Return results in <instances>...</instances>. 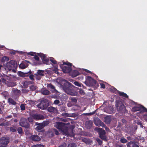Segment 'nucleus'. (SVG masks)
<instances>
[{"instance_id":"1","label":"nucleus","mask_w":147,"mask_h":147,"mask_svg":"<svg viewBox=\"0 0 147 147\" xmlns=\"http://www.w3.org/2000/svg\"><path fill=\"white\" fill-rule=\"evenodd\" d=\"M61 86L64 91L67 94L72 96L77 95L78 93L75 89V87L71 83L64 81L61 84Z\"/></svg>"},{"instance_id":"2","label":"nucleus","mask_w":147,"mask_h":147,"mask_svg":"<svg viewBox=\"0 0 147 147\" xmlns=\"http://www.w3.org/2000/svg\"><path fill=\"white\" fill-rule=\"evenodd\" d=\"M64 73H69L72 70V64L69 62H64L63 64H59Z\"/></svg>"},{"instance_id":"3","label":"nucleus","mask_w":147,"mask_h":147,"mask_svg":"<svg viewBox=\"0 0 147 147\" xmlns=\"http://www.w3.org/2000/svg\"><path fill=\"white\" fill-rule=\"evenodd\" d=\"M6 67L10 71L12 70L13 72H16V69L17 67V64L15 61L11 60L7 63Z\"/></svg>"},{"instance_id":"4","label":"nucleus","mask_w":147,"mask_h":147,"mask_svg":"<svg viewBox=\"0 0 147 147\" xmlns=\"http://www.w3.org/2000/svg\"><path fill=\"white\" fill-rule=\"evenodd\" d=\"M96 83V80L89 76L86 77L85 84L87 86H95Z\"/></svg>"},{"instance_id":"5","label":"nucleus","mask_w":147,"mask_h":147,"mask_svg":"<svg viewBox=\"0 0 147 147\" xmlns=\"http://www.w3.org/2000/svg\"><path fill=\"white\" fill-rule=\"evenodd\" d=\"M49 105V102L48 100L47 99H44L42 100L40 103L38 105L37 107L43 110L46 109Z\"/></svg>"},{"instance_id":"6","label":"nucleus","mask_w":147,"mask_h":147,"mask_svg":"<svg viewBox=\"0 0 147 147\" xmlns=\"http://www.w3.org/2000/svg\"><path fill=\"white\" fill-rule=\"evenodd\" d=\"M8 138L3 137L0 138V147H6L9 142Z\"/></svg>"},{"instance_id":"7","label":"nucleus","mask_w":147,"mask_h":147,"mask_svg":"<svg viewBox=\"0 0 147 147\" xmlns=\"http://www.w3.org/2000/svg\"><path fill=\"white\" fill-rule=\"evenodd\" d=\"M20 125L25 128L28 129L30 127V124L27 122V119L24 118H21L20 121Z\"/></svg>"},{"instance_id":"8","label":"nucleus","mask_w":147,"mask_h":147,"mask_svg":"<svg viewBox=\"0 0 147 147\" xmlns=\"http://www.w3.org/2000/svg\"><path fill=\"white\" fill-rule=\"evenodd\" d=\"M115 106L117 109L120 111H124L125 110V107L124 105L121 101H118L116 102Z\"/></svg>"},{"instance_id":"9","label":"nucleus","mask_w":147,"mask_h":147,"mask_svg":"<svg viewBox=\"0 0 147 147\" xmlns=\"http://www.w3.org/2000/svg\"><path fill=\"white\" fill-rule=\"evenodd\" d=\"M100 138L103 140L107 141V137L105 135L106 132L105 130L100 129L98 131Z\"/></svg>"},{"instance_id":"10","label":"nucleus","mask_w":147,"mask_h":147,"mask_svg":"<svg viewBox=\"0 0 147 147\" xmlns=\"http://www.w3.org/2000/svg\"><path fill=\"white\" fill-rule=\"evenodd\" d=\"M65 124L60 122L57 123L56 127L60 130L63 131L65 128Z\"/></svg>"},{"instance_id":"11","label":"nucleus","mask_w":147,"mask_h":147,"mask_svg":"<svg viewBox=\"0 0 147 147\" xmlns=\"http://www.w3.org/2000/svg\"><path fill=\"white\" fill-rule=\"evenodd\" d=\"M30 115L34 119L36 120L42 119H43L44 118L43 115L40 114L37 115L34 114H30Z\"/></svg>"},{"instance_id":"12","label":"nucleus","mask_w":147,"mask_h":147,"mask_svg":"<svg viewBox=\"0 0 147 147\" xmlns=\"http://www.w3.org/2000/svg\"><path fill=\"white\" fill-rule=\"evenodd\" d=\"M47 110L51 114H55L57 112V110L56 108L52 106L48 107L47 109Z\"/></svg>"},{"instance_id":"13","label":"nucleus","mask_w":147,"mask_h":147,"mask_svg":"<svg viewBox=\"0 0 147 147\" xmlns=\"http://www.w3.org/2000/svg\"><path fill=\"white\" fill-rule=\"evenodd\" d=\"M30 138L32 141H39L41 140L40 137L37 135L31 136Z\"/></svg>"},{"instance_id":"14","label":"nucleus","mask_w":147,"mask_h":147,"mask_svg":"<svg viewBox=\"0 0 147 147\" xmlns=\"http://www.w3.org/2000/svg\"><path fill=\"white\" fill-rule=\"evenodd\" d=\"M38 125L36 128V130L38 132H41L44 130V127L41 123H39L38 124H37Z\"/></svg>"},{"instance_id":"15","label":"nucleus","mask_w":147,"mask_h":147,"mask_svg":"<svg viewBox=\"0 0 147 147\" xmlns=\"http://www.w3.org/2000/svg\"><path fill=\"white\" fill-rule=\"evenodd\" d=\"M71 71V76L73 77H75L80 74L79 72L76 70H72Z\"/></svg>"},{"instance_id":"16","label":"nucleus","mask_w":147,"mask_h":147,"mask_svg":"<svg viewBox=\"0 0 147 147\" xmlns=\"http://www.w3.org/2000/svg\"><path fill=\"white\" fill-rule=\"evenodd\" d=\"M141 105H138L133 107L132 109V111L133 112L141 111Z\"/></svg>"},{"instance_id":"17","label":"nucleus","mask_w":147,"mask_h":147,"mask_svg":"<svg viewBox=\"0 0 147 147\" xmlns=\"http://www.w3.org/2000/svg\"><path fill=\"white\" fill-rule=\"evenodd\" d=\"M127 147H139V146L134 142H130L127 144Z\"/></svg>"},{"instance_id":"18","label":"nucleus","mask_w":147,"mask_h":147,"mask_svg":"<svg viewBox=\"0 0 147 147\" xmlns=\"http://www.w3.org/2000/svg\"><path fill=\"white\" fill-rule=\"evenodd\" d=\"M8 101L9 105H16V102L12 98H8Z\"/></svg>"},{"instance_id":"19","label":"nucleus","mask_w":147,"mask_h":147,"mask_svg":"<svg viewBox=\"0 0 147 147\" xmlns=\"http://www.w3.org/2000/svg\"><path fill=\"white\" fill-rule=\"evenodd\" d=\"M42 94L43 95H48L50 94V92L45 88H43L41 90Z\"/></svg>"},{"instance_id":"20","label":"nucleus","mask_w":147,"mask_h":147,"mask_svg":"<svg viewBox=\"0 0 147 147\" xmlns=\"http://www.w3.org/2000/svg\"><path fill=\"white\" fill-rule=\"evenodd\" d=\"M111 121V118L108 116L105 117V122L107 124H109Z\"/></svg>"},{"instance_id":"21","label":"nucleus","mask_w":147,"mask_h":147,"mask_svg":"<svg viewBox=\"0 0 147 147\" xmlns=\"http://www.w3.org/2000/svg\"><path fill=\"white\" fill-rule=\"evenodd\" d=\"M118 93L120 96H122L127 98H128V96L127 95V94L124 92H121L119 91Z\"/></svg>"},{"instance_id":"22","label":"nucleus","mask_w":147,"mask_h":147,"mask_svg":"<svg viewBox=\"0 0 147 147\" xmlns=\"http://www.w3.org/2000/svg\"><path fill=\"white\" fill-rule=\"evenodd\" d=\"M86 125L88 129H90L92 126V123L90 121H87L86 123Z\"/></svg>"},{"instance_id":"23","label":"nucleus","mask_w":147,"mask_h":147,"mask_svg":"<svg viewBox=\"0 0 147 147\" xmlns=\"http://www.w3.org/2000/svg\"><path fill=\"white\" fill-rule=\"evenodd\" d=\"M13 91L16 95H19L20 94L21 91L20 90L14 89L13 90Z\"/></svg>"},{"instance_id":"24","label":"nucleus","mask_w":147,"mask_h":147,"mask_svg":"<svg viewBox=\"0 0 147 147\" xmlns=\"http://www.w3.org/2000/svg\"><path fill=\"white\" fill-rule=\"evenodd\" d=\"M75 113H72L71 114H69L67 113H65L63 114V116L68 117H74L75 116Z\"/></svg>"},{"instance_id":"25","label":"nucleus","mask_w":147,"mask_h":147,"mask_svg":"<svg viewBox=\"0 0 147 147\" xmlns=\"http://www.w3.org/2000/svg\"><path fill=\"white\" fill-rule=\"evenodd\" d=\"M36 74L40 75L41 76H44V71L41 70H38L37 71V73Z\"/></svg>"},{"instance_id":"26","label":"nucleus","mask_w":147,"mask_h":147,"mask_svg":"<svg viewBox=\"0 0 147 147\" xmlns=\"http://www.w3.org/2000/svg\"><path fill=\"white\" fill-rule=\"evenodd\" d=\"M6 84L8 86L12 87L15 86L16 85V84L13 82H7Z\"/></svg>"},{"instance_id":"27","label":"nucleus","mask_w":147,"mask_h":147,"mask_svg":"<svg viewBox=\"0 0 147 147\" xmlns=\"http://www.w3.org/2000/svg\"><path fill=\"white\" fill-rule=\"evenodd\" d=\"M82 141L87 144L90 143V140L87 138H84L82 139Z\"/></svg>"},{"instance_id":"28","label":"nucleus","mask_w":147,"mask_h":147,"mask_svg":"<svg viewBox=\"0 0 147 147\" xmlns=\"http://www.w3.org/2000/svg\"><path fill=\"white\" fill-rule=\"evenodd\" d=\"M41 123L44 127L47 126L49 124V121L48 120H46V121H44L42 123Z\"/></svg>"},{"instance_id":"29","label":"nucleus","mask_w":147,"mask_h":147,"mask_svg":"<svg viewBox=\"0 0 147 147\" xmlns=\"http://www.w3.org/2000/svg\"><path fill=\"white\" fill-rule=\"evenodd\" d=\"M38 55L42 58V60L46 58V56L43 53H38Z\"/></svg>"},{"instance_id":"30","label":"nucleus","mask_w":147,"mask_h":147,"mask_svg":"<svg viewBox=\"0 0 147 147\" xmlns=\"http://www.w3.org/2000/svg\"><path fill=\"white\" fill-rule=\"evenodd\" d=\"M47 87L48 88H50L51 89H55L54 86L51 84H48L47 85Z\"/></svg>"},{"instance_id":"31","label":"nucleus","mask_w":147,"mask_h":147,"mask_svg":"<svg viewBox=\"0 0 147 147\" xmlns=\"http://www.w3.org/2000/svg\"><path fill=\"white\" fill-rule=\"evenodd\" d=\"M111 90L113 93H115L116 94L118 93V92L119 91L117 90L114 87L112 88L111 89Z\"/></svg>"},{"instance_id":"32","label":"nucleus","mask_w":147,"mask_h":147,"mask_svg":"<svg viewBox=\"0 0 147 147\" xmlns=\"http://www.w3.org/2000/svg\"><path fill=\"white\" fill-rule=\"evenodd\" d=\"M19 67L21 69H24L26 68V65L23 63H21L19 65Z\"/></svg>"},{"instance_id":"33","label":"nucleus","mask_w":147,"mask_h":147,"mask_svg":"<svg viewBox=\"0 0 147 147\" xmlns=\"http://www.w3.org/2000/svg\"><path fill=\"white\" fill-rule=\"evenodd\" d=\"M120 141L122 143H125L127 142V140L124 138H122L120 140Z\"/></svg>"},{"instance_id":"34","label":"nucleus","mask_w":147,"mask_h":147,"mask_svg":"<svg viewBox=\"0 0 147 147\" xmlns=\"http://www.w3.org/2000/svg\"><path fill=\"white\" fill-rule=\"evenodd\" d=\"M17 131L19 134H22L23 133L22 128L21 127H19L17 129Z\"/></svg>"},{"instance_id":"35","label":"nucleus","mask_w":147,"mask_h":147,"mask_svg":"<svg viewBox=\"0 0 147 147\" xmlns=\"http://www.w3.org/2000/svg\"><path fill=\"white\" fill-rule=\"evenodd\" d=\"M1 78L2 82L4 84H6L8 82L7 81L6 79L3 77H2Z\"/></svg>"},{"instance_id":"36","label":"nucleus","mask_w":147,"mask_h":147,"mask_svg":"<svg viewBox=\"0 0 147 147\" xmlns=\"http://www.w3.org/2000/svg\"><path fill=\"white\" fill-rule=\"evenodd\" d=\"M29 84L28 82L25 81L23 83V86L24 87V88H26L28 87V84Z\"/></svg>"},{"instance_id":"37","label":"nucleus","mask_w":147,"mask_h":147,"mask_svg":"<svg viewBox=\"0 0 147 147\" xmlns=\"http://www.w3.org/2000/svg\"><path fill=\"white\" fill-rule=\"evenodd\" d=\"M67 147H76V145L75 143H70L68 145Z\"/></svg>"},{"instance_id":"38","label":"nucleus","mask_w":147,"mask_h":147,"mask_svg":"<svg viewBox=\"0 0 147 147\" xmlns=\"http://www.w3.org/2000/svg\"><path fill=\"white\" fill-rule=\"evenodd\" d=\"M58 69L57 68V67H55L54 68V69H53V71L54 72L57 74H59V72L58 71Z\"/></svg>"},{"instance_id":"39","label":"nucleus","mask_w":147,"mask_h":147,"mask_svg":"<svg viewBox=\"0 0 147 147\" xmlns=\"http://www.w3.org/2000/svg\"><path fill=\"white\" fill-rule=\"evenodd\" d=\"M30 89L32 91H34L36 89V87L34 85H32L30 87Z\"/></svg>"},{"instance_id":"40","label":"nucleus","mask_w":147,"mask_h":147,"mask_svg":"<svg viewBox=\"0 0 147 147\" xmlns=\"http://www.w3.org/2000/svg\"><path fill=\"white\" fill-rule=\"evenodd\" d=\"M71 101L72 102H74L75 103H76L77 102V99L75 98H72L71 99Z\"/></svg>"},{"instance_id":"41","label":"nucleus","mask_w":147,"mask_h":147,"mask_svg":"<svg viewBox=\"0 0 147 147\" xmlns=\"http://www.w3.org/2000/svg\"><path fill=\"white\" fill-rule=\"evenodd\" d=\"M79 92L80 94L82 95H83L84 94L85 92L83 90L81 89H79Z\"/></svg>"},{"instance_id":"42","label":"nucleus","mask_w":147,"mask_h":147,"mask_svg":"<svg viewBox=\"0 0 147 147\" xmlns=\"http://www.w3.org/2000/svg\"><path fill=\"white\" fill-rule=\"evenodd\" d=\"M43 62H45V63L47 64H48V63L49 61V59L47 58L44 59L42 60Z\"/></svg>"},{"instance_id":"43","label":"nucleus","mask_w":147,"mask_h":147,"mask_svg":"<svg viewBox=\"0 0 147 147\" xmlns=\"http://www.w3.org/2000/svg\"><path fill=\"white\" fill-rule=\"evenodd\" d=\"M74 84L77 86L81 87V84L79 83L78 82H75L74 83Z\"/></svg>"},{"instance_id":"44","label":"nucleus","mask_w":147,"mask_h":147,"mask_svg":"<svg viewBox=\"0 0 147 147\" xmlns=\"http://www.w3.org/2000/svg\"><path fill=\"white\" fill-rule=\"evenodd\" d=\"M141 111H142L144 112H147V109L145 108L144 106L142 105Z\"/></svg>"},{"instance_id":"45","label":"nucleus","mask_w":147,"mask_h":147,"mask_svg":"<svg viewBox=\"0 0 147 147\" xmlns=\"http://www.w3.org/2000/svg\"><path fill=\"white\" fill-rule=\"evenodd\" d=\"M141 111H142L144 112H147V109L145 108L144 106L142 105Z\"/></svg>"},{"instance_id":"46","label":"nucleus","mask_w":147,"mask_h":147,"mask_svg":"<svg viewBox=\"0 0 147 147\" xmlns=\"http://www.w3.org/2000/svg\"><path fill=\"white\" fill-rule=\"evenodd\" d=\"M96 141L98 142L99 145H101L102 144V141L99 138H97L96 139Z\"/></svg>"},{"instance_id":"47","label":"nucleus","mask_w":147,"mask_h":147,"mask_svg":"<svg viewBox=\"0 0 147 147\" xmlns=\"http://www.w3.org/2000/svg\"><path fill=\"white\" fill-rule=\"evenodd\" d=\"M10 131L12 132H15L16 131V129L15 127H11L10 128Z\"/></svg>"},{"instance_id":"48","label":"nucleus","mask_w":147,"mask_h":147,"mask_svg":"<svg viewBox=\"0 0 147 147\" xmlns=\"http://www.w3.org/2000/svg\"><path fill=\"white\" fill-rule=\"evenodd\" d=\"M20 108L21 110L23 111L25 110V106L24 104H22L20 105Z\"/></svg>"},{"instance_id":"49","label":"nucleus","mask_w":147,"mask_h":147,"mask_svg":"<svg viewBox=\"0 0 147 147\" xmlns=\"http://www.w3.org/2000/svg\"><path fill=\"white\" fill-rule=\"evenodd\" d=\"M60 103V101L59 100L56 99L54 102L53 103L55 105H57Z\"/></svg>"},{"instance_id":"50","label":"nucleus","mask_w":147,"mask_h":147,"mask_svg":"<svg viewBox=\"0 0 147 147\" xmlns=\"http://www.w3.org/2000/svg\"><path fill=\"white\" fill-rule=\"evenodd\" d=\"M21 74H20V76H28V73H24L23 72H21Z\"/></svg>"},{"instance_id":"51","label":"nucleus","mask_w":147,"mask_h":147,"mask_svg":"<svg viewBox=\"0 0 147 147\" xmlns=\"http://www.w3.org/2000/svg\"><path fill=\"white\" fill-rule=\"evenodd\" d=\"M35 75L36 76V79L38 80H40L41 78V76L40 75H38L36 74H35Z\"/></svg>"},{"instance_id":"52","label":"nucleus","mask_w":147,"mask_h":147,"mask_svg":"<svg viewBox=\"0 0 147 147\" xmlns=\"http://www.w3.org/2000/svg\"><path fill=\"white\" fill-rule=\"evenodd\" d=\"M50 61L54 64H56L57 63V61L54 59L53 58H52L50 59Z\"/></svg>"},{"instance_id":"53","label":"nucleus","mask_w":147,"mask_h":147,"mask_svg":"<svg viewBox=\"0 0 147 147\" xmlns=\"http://www.w3.org/2000/svg\"><path fill=\"white\" fill-rule=\"evenodd\" d=\"M27 54L28 55H30L31 56H34L35 55H36V53L32 52H30L27 53Z\"/></svg>"},{"instance_id":"54","label":"nucleus","mask_w":147,"mask_h":147,"mask_svg":"<svg viewBox=\"0 0 147 147\" xmlns=\"http://www.w3.org/2000/svg\"><path fill=\"white\" fill-rule=\"evenodd\" d=\"M34 56V58L35 60L37 61H38L39 60V58L38 57L37 55H36V54Z\"/></svg>"},{"instance_id":"55","label":"nucleus","mask_w":147,"mask_h":147,"mask_svg":"<svg viewBox=\"0 0 147 147\" xmlns=\"http://www.w3.org/2000/svg\"><path fill=\"white\" fill-rule=\"evenodd\" d=\"M53 131L55 134L57 135H58L59 134V131L55 129H53Z\"/></svg>"},{"instance_id":"56","label":"nucleus","mask_w":147,"mask_h":147,"mask_svg":"<svg viewBox=\"0 0 147 147\" xmlns=\"http://www.w3.org/2000/svg\"><path fill=\"white\" fill-rule=\"evenodd\" d=\"M99 121H100V126H102L103 127H106V125L104 124V123L101 121L100 120H99Z\"/></svg>"},{"instance_id":"57","label":"nucleus","mask_w":147,"mask_h":147,"mask_svg":"<svg viewBox=\"0 0 147 147\" xmlns=\"http://www.w3.org/2000/svg\"><path fill=\"white\" fill-rule=\"evenodd\" d=\"M138 139L139 140H140L141 142H144V137L140 138V137H139V138H138Z\"/></svg>"},{"instance_id":"58","label":"nucleus","mask_w":147,"mask_h":147,"mask_svg":"<svg viewBox=\"0 0 147 147\" xmlns=\"http://www.w3.org/2000/svg\"><path fill=\"white\" fill-rule=\"evenodd\" d=\"M33 63L34 65H39L40 64L38 62L36 61H33Z\"/></svg>"},{"instance_id":"59","label":"nucleus","mask_w":147,"mask_h":147,"mask_svg":"<svg viewBox=\"0 0 147 147\" xmlns=\"http://www.w3.org/2000/svg\"><path fill=\"white\" fill-rule=\"evenodd\" d=\"M100 85L101 86V88H105V85L103 83H100Z\"/></svg>"},{"instance_id":"60","label":"nucleus","mask_w":147,"mask_h":147,"mask_svg":"<svg viewBox=\"0 0 147 147\" xmlns=\"http://www.w3.org/2000/svg\"><path fill=\"white\" fill-rule=\"evenodd\" d=\"M34 76L33 74H31L29 76V78H30V79L32 80H34Z\"/></svg>"},{"instance_id":"61","label":"nucleus","mask_w":147,"mask_h":147,"mask_svg":"<svg viewBox=\"0 0 147 147\" xmlns=\"http://www.w3.org/2000/svg\"><path fill=\"white\" fill-rule=\"evenodd\" d=\"M66 144L65 143H64L63 144L60 145L58 147H66Z\"/></svg>"},{"instance_id":"62","label":"nucleus","mask_w":147,"mask_h":147,"mask_svg":"<svg viewBox=\"0 0 147 147\" xmlns=\"http://www.w3.org/2000/svg\"><path fill=\"white\" fill-rule=\"evenodd\" d=\"M28 121L30 122H32L33 121V119L30 118H28Z\"/></svg>"},{"instance_id":"63","label":"nucleus","mask_w":147,"mask_h":147,"mask_svg":"<svg viewBox=\"0 0 147 147\" xmlns=\"http://www.w3.org/2000/svg\"><path fill=\"white\" fill-rule=\"evenodd\" d=\"M16 51H11L10 52V53L11 54H12L13 55H15L16 54Z\"/></svg>"},{"instance_id":"64","label":"nucleus","mask_w":147,"mask_h":147,"mask_svg":"<svg viewBox=\"0 0 147 147\" xmlns=\"http://www.w3.org/2000/svg\"><path fill=\"white\" fill-rule=\"evenodd\" d=\"M116 147H123L122 145H116Z\"/></svg>"}]
</instances>
